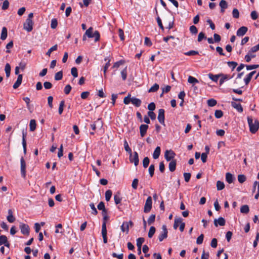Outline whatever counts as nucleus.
<instances>
[{
	"label": "nucleus",
	"mask_w": 259,
	"mask_h": 259,
	"mask_svg": "<svg viewBox=\"0 0 259 259\" xmlns=\"http://www.w3.org/2000/svg\"><path fill=\"white\" fill-rule=\"evenodd\" d=\"M120 73L122 80H125L127 77V67H125L123 70H122Z\"/></svg>",
	"instance_id": "36"
},
{
	"label": "nucleus",
	"mask_w": 259,
	"mask_h": 259,
	"mask_svg": "<svg viewBox=\"0 0 259 259\" xmlns=\"http://www.w3.org/2000/svg\"><path fill=\"white\" fill-rule=\"evenodd\" d=\"M7 35H8L7 29L5 27H4L2 30V33H1V39L3 40H5L7 37Z\"/></svg>",
	"instance_id": "25"
},
{
	"label": "nucleus",
	"mask_w": 259,
	"mask_h": 259,
	"mask_svg": "<svg viewBox=\"0 0 259 259\" xmlns=\"http://www.w3.org/2000/svg\"><path fill=\"white\" fill-rule=\"evenodd\" d=\"M5 70L6 74V76L9 77L11 73V66L9 63H7L5 66Z\"/></svg>",
	"instance_id": "33"
},
{
	"label": "nucleus",
	"mask_w": 259,
	"mask_h": 259,
	"mask_svg": "<svg viewBox=\"0 0 259 259\" xmlns=\"http://www.w3.org/2000/svg\"><path fill=\"white\" fill-rule=\"evenodd\" d=\"M208 76L209 79H210L211 80L215 82H217L219 78L220 77V74L214 75L212 73H209L208 74Z\"/></svg>",
	"instance_id": "22"
},
{
	"label": "nucleus",
	"mask_w": 259,
	"mask_h": 259,
	"mask_svg": "<svg viewBox=\"0 0 259 259\" xmlns=\"http://www.w3.org/2000/svg\"><path fill=\"white\" fill-rule=\"evenodd\" d=\"M152 200L151 196H149L145 202L144 206V212L147 213L150 211L152 208Z\"/></svg>",
	"instance_id": "4"
},
{
	"label": "nucleus",
	"mask_w": 259,
	"mask_h": 259,
	"mask_svg": "<svg viewBox=\"0 0 259 259\" xmlns=\"http://www.w3.org/2000/svg\"><path fill=\"white\" fill-rule=\"evenodd\" d=\"M234 180L235 178L231 174L227 172L226 174V180L228 183L231 184L233 183Z\"/></svg>",
	"instance_id": "21"
},
{
	"label": "nucleus",
	"mask_w": 259,
	"mask_h": 259,
	"mask_svg": "<svg viewBox=\"0 0 259 259\" xmlns=\"http://www.w3.org/2000/svg\"><path fill=\"white\" fill-rule=\"evenodd\" d=\"M124 147L125 150L130 155L132 154V152L131 149L130 148L127 142L125 140L124 142Z\"/></svg>",
	"instance_id": "43"
},
{
	"label": "nucleus",
	"mask_w": 259,
	"mask_h": 259,
	"mask_svg": "<svg viewBox=\"0 0 259 259\" xmlns=\"http://www.w3.org/2000/svg\"><path fill=\"white\" fill-rule=\"evenodd\" d=\"M238 182L243 183L246 181V177L243 175H239L238 176Z\"/></svg>",
	"instance_id": "54"
},
{
	"label": "nucleus",
	"mask_w": 259,
	"mask_h": 259,
	"mask_svg": "<svg viewBox=\"0 0 259 259\" xmlns=\"http://www.w3.org/2000/svg\"><path fill=\"white\" fill-rule=\"evenodd\" d=\"M112 192L111 190H108L105 192V199L107 201H109L112 196Z\"/></svg>",
	"instance_id": "39"
},
{
	"label": "nucleus",
	"mask_w": 259,
	"mask_h": 259,
	"mask_svg": "<svg viewBox=\"0 0 259 259\" xmlns=\"http://www.w3.org/2000/svg\"><path fill=\"white\" fill-rule=\"evenodd\" d=\"M188 82L190 83L195 84L198 83V80L194 77L189 76L188 79Z\"/></svg>",
	"instance_id": "35"
},
{
	"label": "nucleus",
	"mask_w": 259,
	"mask_h": 259,
	"mask_svg": "<svg viewBox=\"0 0 259 259\" xmlns=\"http://www.w3.org/2000/svg\"><path fill=\"white\" fill-rule=\"evenodd\" d=\"M8 213H9V215L7 217V220L8 221V222H9L10 223H13L14 222L15 219V218L14 217V216L13 215V214H12V211L11 209H9L8 210Z\"/></svg>",
	"instance_id": "29"
},
{
	"label": "nucleus",
	"mask_w": 259,
	"mask_h": 259,
	"mask_svg": "<svg viewBox=\"0 0 259 259\" xmlns=\"http://www.w3.org/2000/svg\"><path fill=\"white\" fill-rule=\"evenodd\" d=\"M97 207L99 210H101L103 211V215L104 216V220H106L107 219L108 217L106 215V210L105 207L104 203L103 202H100L97 206Z\"/></svg>",
	"instance_id": "12"
},
{
	"label": "nucleus",
	"mask_w": 259,
	"mask_h": 259,
	"mask_svg": "<svg viewBox=\"0 0 259 259\" xmlns=\"http://www.w3.org/2000/svg\"><path fill=\"white\" fill-rule=\"evenodd\" d=\"M155 232V228L153 226H151L150 228V229H149V231L148 232V237L150 238H152L153 237V235L154 234Z\"/></svg>",
	"instance_id": "41"
},
{
	"label": "nucleus",
	"mask_w": 259,
	"mask_h": 259,
	"mask_svg": "<svg viewBox=\"0 0 259 259\" xmlns=\"http://www.w3.org/2000/svg\"><path fill=\"white\" fill-rule=\"evenodd\" d=\"M176 161L175 160H172L170 161L168 165V168L170 171H174L176 169Z\"/></svg>",
	"instance_id": "26"
},
{
	"label": "nucleus",
	"mask_w": 259,
	"mask_h": 259,
	"mask_svg": "<svg viewBox=\"0 0 259 259\" xmlns=\"http://www.w3.org/2000/svg\"><path fill=\"white\" fill-rule=\"evenodd\" d=\"M102 235H107V229L105 222H103L102 226Z\"/></svg>",
	"instance_id": "49"
},
{
	"label": "nucleus",
	"mask_w": 259,
	"mask_h": 259,
	"mask_svg": "<svg viewBox=\"0 0 259 259\" xmlns=\"http://www.w3.org/2000/svg\"><path fill=\"white\" fill-rule=\"evenodd\" d=\"M160 151L161 150L160 147L158 146L155 148L153 153V157L154 159H156L159 157L160 154Z\"/></svg>",
	"instance_id": "24"
},
{
	"label": "nucleus",
	"mask_w": 259,
	"mask_h": 259,
	"mask_svg": "<svg viewBox=\"0 0 259 259\" xmlns=\"http://www.w3.org/2000/svg\"><path fill=\"white\" fill-rule=\"evenodd\" d=\"M123 63V61L120 60L114 63L112 66V68H118L119 66Z\"/></svg>",
	"instance_id": "64"
},
{
	"label": "nucleus",
	"mask_w": 259,
	"mask_h": 259,
	"mask_svg": "<svg viewBox=\"0 0 259 259\" xmlns=\"http://www.w3.org/2000/svg\"><path fill=\"white\" fill-rule=\"evenodd\" d=\"M26 62L25 61H21L19 64V68L21 69L22 70H24L26 67Z\"/></svg>",
	"instance_id": "55"
},
{
	"label": "nucleus",
	"mask_w": 259,
	"mask_h": 259,
	"mask_svg": "<svg viewBox=\"0 0 259 259\" xmlns=\"http://www.w3.org/2000/svg\"><path fill=\"white\" fill-rule=\"evenodd\" d=\"M71 89H72V88L70 85H69V84L66 85L64 90V93L66 95L69 94L71 91Z\"/></svg>",
	"instance_id": "60"
},
{
	"label": "nucleus",
	"mask_w": 259,
	"mask_h": 259,
	"mask_svg": "<svg viewBox=\"0 0 259 259\" xmlns=\"http://www.w3.org/2000/svg\"><path fill=\"white\" fill-rule=\"evenodd\" d=\"M247 28L245 26H242L239 28L237 31V35L238 36H243L247 31Z\"/></svg>",
	"instance_id": "14"
},
{
	"label": "nucleus",
	"mask_w": 259,
	"mask_h": 259,
	"mask_svg": "<svg viewBox=\"0 0 259 259\" xmlns=\"http://www.w3.org/2000/svg\"><path fill=\"white\" fill-rule=\"evenodd\" d=\"M252 76H253L249 73L244 78V81L245 84L246 85H247L249 83V82L250 81Z\"/></svg>",
	"instance_id": "40"
},
{
	"label": "nucleus",
	"mask_w": 259,
	"mask_h": 259,
	"mask_svg": "<svg viewBox=\"0 0 259 259\" xmlns=\"http://www.w3.org/2000/svg\"><path fill=\"white\" fill-rule=\"evenodd\" d=\"M147 124H141L140 126V135L142 137L145 136L148 128Z\"/></svg>",
	"instance_id": "16"
},
{
	"label": "nucleus",
	"mask_w": 259,
	"mask_h": 259,
	"mask_svg": "<svg viewBox=\"0 0 259 259\" xmlns=\"http://www.w3.org/2000/svg\"><path fill=\"white\" fill-rule=\"evenodd\" d=\"M217 187L218 190H223L225 187L224 183L223 182L218 181L217 182Z\"/></svg>",
	"instance_id": "42"
},
{
	"label": "nucleus",
	"mask_w": 259,
	"mask_h": 259,
	"mask_svg": "<svg viewBox=\"0 0 259 259\" xmlns=\"http://www.w3.org/2000/svg\"><path fill=\"white\" fill-rule=\"evenodd\" d=\"M33 22L32 20H30L29 19H26L25 23L23 24V28L24 30L29 32L33 29Z\"/></svg>",
	"instance_id": "3"
},
{
	"label": "nucleus",
	"mask_w": 259,
	"mask_h": 259,
	"mask_svg": "<svg viewBox=\"0 0 259 259\" xmlns=\"http://www.w3.org/2000/svg\"><path fill=\"white\" fill-rule=\"evenodd\" d=\"M36 122L34 119H31L30 121L29 126L30 131L31 132L34 131L36 128Z\"/></svg>",
	"instance_id": "31"
},
{
	"label": "nucleus",
	"mask_w": 259,
	"mask_h": 259,
	"mask_svg": "<svg viewBox=\"0 0 259 259\" xmlns=\"http://www.w3.org/2000/svg\"><path fill=\"white\" fill-rule=\"evenodd\" d=\"M132 103L135 105V106L138 107L141 105V101L139 99L136 98L135 97L132 98Z\"/></svg>",
	"instance_id": "23"
},
{
	"label": "nucleus",
	"mask_w": 259,
	"mask_h": 259,
	"mask_svg": "<svg viewBox=\"0 0 259 259\" xmlns=\"http://www.w3.org/2000/svg\"><path fill=\"white\" fill-rule=\"evenodd\" d=\"M5 244V246L9 247V244L8 243L7 238L5 235L0 236V245Z\"/></svg>",
	"instance_id": "19"
},
{
	"label": "nucleus",
	"mask_w": 259,
	"mask_h": 259,
	"mask_svg": "<svg viewBox=\"0 0 259 259\" xmlns=\"http://www.w3.org/2000/svg\"><path fill=\"white\" fill-rule=\"evenodd\" d=\"M182 222V218H177L175 219V222L174 224V228L175 229H177L179 226V225H180V223H181Z\"/></svg>",
	"instance_id": "34"
},
{
	"label": "nucleus",
	"mask_w": 259,
	"mask_h": 259,
	"mask_svg": "<svg viewBox=\"0 0 259 259\" xmlns=\"http://www.w3.org/2000/svg\"><path fill=\"white\" fill-rule=\"evenodd\" d=\"M158 120L159 122L162 125H165L164 122V110L160 109L158 111Z\"/></svg>",
	"instance_id": "9"
},
{
	"label": "nucleus",
	"mask_w": 259,
	"mask_h": 259,
	"mask_svg": "<svg viewBox=\"0 0 259 259\" xmlns=\"http://www.w3.org/2000/svg\"><path fill=\"white\" fill-rule=\"evenodd\" d=\"M21 233L24 235H28L29 233V227L28 225L21 223L19 226Z\"/></svg>",
	"instance_id": "10"
},
{
	"label": "nucleus",
	"mask_w": 259,
	"mask_h": 259,
	"mask_svg": "<svg viewBox=\"0 0 259 259\" xmlns=\"http://www.w3.org/2000/svg\"><path fill=\"white\" fill-rule=\"evenodd\" d=\"M104 60L107 62L104 67V69H103L104 75L105 77H106L107 70L108 68H109V67L110 66V60L108 58H105L104 59Z\"/></svg>",
	"instance_id": "20"
},
{
	"label": "nucleus",
	"mask_w": 259,
	"mask_h": 259,
	"mask_svg": "<svg viewBox=\"0 0 259 259\" xmlns=\"http://www.w3.org/2000/svg\"><path fill=\"white\" fill-rule=\"evenodd\" d=\"M26 163L23 157L21 158V175L23 177H25L26 175Z\"/></svg>",
	"instance_id": "15"
},
{
	"label": "nucleus",
	"mask_w": 259,
	"mask_h": 259,
	"mask_svg": "<svg viewBox=\"0 0 259 259\" xmlns=\"http://www.w3.org/2000/svg\"><path fill=\"white\" fill-rule=\"evenodd\" d=\"M217 103V101L213 99H211L207 100V105L210 107L214 106Z\"/></svg>",
	"instance_id": "45"
},
{
	"label": "nucleus",
	"mask_w": 259,
	"mask_h": 259,
	"mask_svg": "<svg viewBox=\"0 0 259 259\" xmlns=\"http://www.w3.org/2000/svg\"><path fill=\"white\" fill-rule=\"evenodd\" d=\"M219 5L221 8L226 9L228 7V5L226 1L221 0L220 2Z\"/></svg>",
	"instance_id": "56"
},
{
	"label": "nucleus",
	"mask_w": 259,
	"mask_h": 259,
	"mask_svg": "<svg viewBox=\"0 0 259 259\" xmlns=\"http://www.w3.org/2000/svg\"><path fill=\"white\" fill-rule=\"evenodd\" d=\"M167 230L165 225H163L162 227V231L159 235L158 239L159 241H162L163 240L167 237Z\"/></svg>",
	"instance_id": "7"
},
{
	"label": "nucleus",
	"mask_w": 259,
	"mask_h": 259,
	"mask_svg": "<svg viewBox=\"0 0 259 259\" xmlns=\"http://www.w3.org/2000/svg\"><path fill=\"white\" fill-rule=\"evenodd\" d=\"M214 115L217 118H220L223 116V113L222 111L220 110H217L215 111Z\"/></svg>",
	"instance_id": "50"
},
{
	"label": "nucleus",
	"mask_w": 259,
	"mask_h": 259,
	"mask_svg": "<svg viewBox=\"0 0 259 259\" xmlns=\"http://www.w3.org/2000/svg\"><path fill=\"white\" fill-rule=\"evenodd\" d=\"M57 48H58L57 45H54V46L51 47L50 49H49L48 52L46 53V55H48V56H50L51 55V53L53 51L57 50Z\"/></svg>",
	"instance_id": "48"
},
{
	"label": "nucleus",
	"mask_w": 259,
	"mask_h": 259,
	"mask_svg": "<svg viewBox=\"0 0 259 259\" xmlns=\"http://www.w3.org/2000/svg\"><path fill=\"white\" fill-rule=\"evenodd\" d=\"M155 167L153 164H151L149 167L148 171L150 176L152 177H153Z\"/></svg>",
	"instance_id": "53"
},
{
	"label": "nucleus",
	"mask_w": 259,
	"mask_h": 259,
	"mask_svg": "<svg viewBox=\"0 0 259 259\" xmlns=\"http://www.w3.org/2000/svg\"><path fill=\"white\" fill-rule=\"evenodd\" d=\"M227 64L230 67L232 68V70H234L237 65V62L234 61L228 62Z\"/></svg>",
	"instance_id": "52"
},
{
	"label": "nucleus",
	"mask_w": 259,
	"mask_h": 259,
	"mask_svg": "<svg viewBox=\"0 0 259 259\" xmlns=\"http://www.w3.org/2000/svg\"><path fill=\"white\" fill-rule=\"evenodd\" d=\"M249 211V208L247 205H243L240 208V212L242 213H247Z\"/></svg>",
	"instance_id": "32"
},
{
	"label": "nucleus",
	"mask_w": 259,
	"mask_h": 259,
	"mask_svg": "<svg viewBox=\"0 0 259 259\" xmlns=\"http://www.w3.org/2000/svg\"><path fill=\"white\" fill-rule=\"evenodd\" d=\"M58 24L57 21L56 19H53L51 21V27L53 29L57 27Z\"/></svg>",
	"instance_id": "62"
},
{
	"label": "nucleus",
	"mask_w": 259,
	"mask_h": 259,
	"mask_svg": "<svg viewBox=\"0 0 259 259\" xmlns=\"http://www.w3.org/2000/svg\"><path fill=\"white\" fill-rule=\"evenodd\" d=\"M259 67V65L257 64H254V65H246V69L247 70H251L252 69H255Z\"/></svg>",
	"instance_id": "58"
},
{
	"label": "nucleus",
	"mask_w": 259,
	"mask_h": 259,
	"mask_svg": "<svg viewBox=\"0 0 259 259\" xmlns=\"http://www.w3.org/2000/svg\"><path fill=\"white\" fill-rule=\"evenodd\" d=\"M85 35L89 38L95 37V41L97 42L99 40L100 35L98 31L93 32V28L91 27L85 31Z\"/></svg>",
	"instance_id": "2"
},
{
	"label": "nucleus",
	"mask_w": 259,
	"mask_h": 259,
	"mask_svg": "<svg viewBox=\"0 0 259 259\" xmlns=\"http://www.w3.org/2000/svg\"><path fill=\"white\" fill-rule=\"evenodd\" d=\"M114 199L116 204H118L121 202V199L120 197V194L119 192L114 195Z\"/></svg>",
	"instance_id": "30"
},
{
	"label": "nucleus",
	"mask_w": 259,
	"mask_h": 259,
	"mask_svg": "<svg viewBox=\"0 0 259 259\" xmlns=\"http://www.w3.org/2000/svg\"><path fill=\"white\" fill-rule=\"evenodd\" d=\"M233 17L235 18H238L239 17V12L237 9H234L232 12Z\"/></svg>",
	"instance_id": "61"
},
{
	"label": "nucleus",
	"mask_w": 259,
	"mask_h": 259,
	"mask_svg": "<svg viewBox=\"0 0 259 259\" xmlns=\"http://www.w3.org/2000/svg\"><path fill=\"white\" fill-rule=\"evenodd\" d=\"M220 85H222L225 81H228L233 77V76H231L229 74H225L223 73H220Z\"/></svg>",
	"instance_id": "8"
},
{
	"label": "nucleus",
	"mask_w": 259,
	"mask_h": 259,
	"mask_svg": "<svg viewBox=\"0 0 259 259\" xmlns=\"http://www.w3.org/2000/svg\"><path fill=\"white\" fill-rule=\"evenodd\" d=\"M23 76L22 74H19L16 81L13 84V88L14 89H17L21 84Z\"/></svg>",
	"instance_id": "17"
},
{
	"label": "nucleus",
	"mask_w": 259,
	"mask_h": 259,
	"mask_svg": "<svg viewBox=\"0 0 259 259\" xmlns=\"http://www.w3.org/2000/svg\"><path fill=\"white\" fill-rule=\"evenodd\" d=\"M144 238L142 237L139 238L137 239V246L138 248H141L142 245L144 242Z\"/></svg>",
	"instance_id": "44"
},
{
	"label": "nucleus",
	"mask_w": 259,
	"mask_h": 259,
	"mask_svg": "<svg viewBox=\"0 0 259 259\" xmlns=\"http://www.w3.org/2000/svg\"><path fill=\"white\" fill-rule=\"evenodd\" d=\"M155 219V215L151 214V215H150V217H149V218L148 219V223L149 225L152 224L154 222Z\"/></svg>",
	"instance_id": "63"
},
{
	"label": "nucleus",
	"mask_w": 259,
	"mask_h": 259,
	"mask_svg": "<svg viewBox=\"0 0 259 259\" xmlns=\"http://www.w3.org/2000/svg\"><path fill=\"white\" fill-rule=\"evenodd\" d=\"M176 154L175 152L171 150H166L164 153L165 159L167 161H171L173 160Z\"/></svg>",
	"instance_id": "6"
},
{
	"label": "nucleus",
	"mask_w": 259,
	"mask_h": 259,
	"mask_svg": "<svg viewBox=\"0 0 259 259\" xmlns=\"http://www.w3.org/2000/svg\"><path fill=\"white\" fill-rule=\"evenodd\" d=\"M198 54V52L196 51H190L185 53V55L187 56H194Z\"/></svg>",
	"instance_id": "59"
},
{
	"label": "nucleus",
	"mask_w": 259,
	"mask_h": 259,
	"mask_svg": "<svg viewBox=\"0 0 259 259\" xmlns=\"http://www.w3.org/2000/svg\"><path fill=\"white\" fill-rule=\"evenodd\" d=\"M63 73L62 71H60L57 72L55 75V79L56 80H60L62 78Z\"/></svg>",
	"instance_id": "46"
},
{
	"label": "nucleus",
	"mask_w": 259,
	"mask_h": 259,
	"mask_svg": "<svg viewBox=\"0 0 259 259\" xmlns=\"http://www.w3.org/2000/svg\"><path fill=\"white\" fill-rule=\"evenodd\" d=\"M255 55L249 51L248 54L245 56V59L247 62H249L252 58L255 57Z\"/></svg>",
	"instance_id": "27"
},
{
	"label": "nucleus",
	"mask_w": 259,
	"mask_h": 259,
	"mask_svg": "<svg viewBox=\"0 0 259 259\" xmlns=\"http://www.w3.org/2000/svg\"><path fill=\"white\" fill-rule=\"evenodd\" d=\"M130 161L131 162H134L135 166H137L139 164V156L137 152H134L133 156L132 154L130 155Z\"/></svg>",
	"instance_id": "11"
},
{
	"label": "nucleus",
	"mask_w": 259,
	"mask_h": 259,
	"mask_svg": "<svg viewBox=\"0 0 259 259\" xmlns=\"http://www.w3.org/2000/svg\"><path fill=\"white\" fill-rule=\"evenodd\" d=\"M159 85L157 83H155L152 87H151L148 90V92H155L159 89Z\"/></svg>",
	"instance_id": "37"
},
{
	"label": "nucleus",
	"mask_w": 259,
	"mask_h": 259,
	"mask_svg": "<svg viewBox=\"0 0 259 259\" xmlns=\"http://www.w3.org/2000/svg\"><path fill=\"white\" fill-rule=\"evenodd\" d=\"M64 101H61L59 104V107L58 109V112L60 115H61L63 111V108L64 106Z\"/></svg>",
	"instance_id": "47"
},
{
	"label": "nucleus",
	"mask_w": 259,
	"mask_h": 259,
	"mask_svg": "<svg viewBox=\"0 0 259 259\" xmlns=\"http://www.w3.org/2000/svg\"><path fill=\"white\" fill-rule=\"evenodd\" d=\"M149 164V159L148 157H146L143 160V165L144 168H147Z\"/></svg>",
	"instance_id": "51"
},
{
	"label": "nucleus",
	"mask_w": 259,
	"mask_h": 259,
	"mask_svg": "<svg viewBox=\"0 0 259 259\" xmlns=\"http://www.w3.org/2000/svg\"><path fill=\"white\" fill-rule=\"evenodd\" d=\"M97 124H101V125H102V123L100 121L99 119H98L97 120L95 121L93 123L91 124L90 126H91V128L92 129V130H93V131H95L96 130V125Z\"/></svg>",
	"instance_id": "38"
},
{
	"label": "nucleus",
	"mask_w": 259,
	"mask_h": 259,
	"mask_svg": "<svg viewBox=\"0 0 259 259\" xmlns=\"http://www.w3.org/2000/svg\"><path fill=\"white\" fill-rule=\"evenodd\" d=\"M133 225V223L132 221L124 222L121 226V230L123 232H125L126 234H127L129 232L130 226H132Z\"/></svg>",
	"instance_id": "5"
},
{
	"label": "nucleus",
	"mask_w": 259,
	"mask_h": 259,
	"mask_svg": "<svg viewBox=\"0 0 259 259\" xmlns=\"http://www.w3.org/2000/svg\"><path fill=\"white\" fill-rule=\"evenodd\" d=\"M232 106L236 109L239 112L241 113L243 111V108L240 103H237L235 102H231Z\"/></svg>",
	"instance_id": "18"
},
{
	"label": "nucleus",
	"mask_w": 259,
	"mask_h": 259,
	"mask_svg": "<svg viewBox=\"0 0 259 259\" xmlns=\"http://www.w3.org/2000/svg\"><path fill=\"white\" fill-rule=\"evenodd\" d=\"M71 74L72 75V76L74 78H76L77 77L78 72H77V70L76 68L72 67L71 69Z\"/></svg>",
	"instance_id": "57"
},
{
	"label": "nucleus",
	"mask_w": 259,
	"mask_h": 259,
	"mask_svg": "<svg viewBox=\"0 0 259 259\" xmlns=\"http://www.w3.org/2000/svg\"><path fill=\"white\" fill-rule=\"evenodd\" d=\"M225 220L222 217H220L218 219L214 220V225L215 227H218V225L223 226L225 225Z\"/></svg>",
	"instance_id": "13"
},
{
	"label": "nucleus",
	"mask_w": 259,
	"mask_h": 259,
	"mask_svg": "<svg viewBox=\"0 0 259 259\" xmlns=\"http://www.w3.org/2000/svg\"><path fill=\"white\" fill-rule=\"evenodd\" d=\"M26 136V133L23 132L22 133V145L24 153L26 151V142L25 140V137Z\"/></svg>",
	"instance_id": "28"
},
{
	"label": "nucleus",
	"mask_w": 259,
	"mask_h": 259,
	"mask_svg": "<svg viewBox=\"0 0 259 259\" xmlns=\"http://www.w3.org/2000/svg\"><path fill=\"white\" fill-rule=\"evenodd\" d=\"M247 122L249 127V131L252 134H255L259 128V121L256 119H253L251 116L247 118Z\"/></svg>",
	"instance_id": "1"
}]
</instances>
